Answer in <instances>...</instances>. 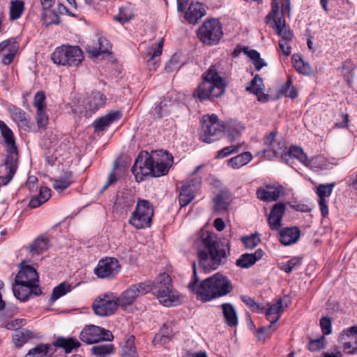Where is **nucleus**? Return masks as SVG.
Returning a JSON list of instances; mask_svg holds the SVG:
<instances>
[{"instance_id":"1","label":"nucleus","mask_w":357,"mask_h":357,"mask_svg":"<svg viewBox=\"0 0 357 357\" xmlns=\"http://www.w3.org/2000/svg\"><path fill=\"white\" fill-rule=\"evenodd\" d=\"M152 290H156L159 302L165 307L175 305L178 302V296L172 289V278L166 273H160L155 282L149 280L130 286L116 299L119 306L126 309L132 305L138 297Z\"/></svg>"},{"instance_id":"2","label":"nucleus","mask_w":357,"mask_h":357,"mask_svg":"<svg viewBox=\"0 0 357 357\" xmlns=\"http://www.w3.org/2000/svg\"><path fill=\"white\" fill-rule=\"evenodd\" d=\"M199 241L197 255L199 264L205 272L215 270L226 262L230 252L229 243L227 239L218 241L214 233L206 231Z\"/></svg>"},{"instance_id":"3","label":"nucleus","mask_w":357,"mask_h":357,"mask_svg":"<svg viewBox=\"0 0 357 357\" xmlns=\"http://www.w3.org/2000/svg\"><path fill=\"white\" fill-rule=\"evenodd\" d=\"M192 268L193 274L188 287L196 295L198 300L206 303L225 296L233 290V285L229 279L220 273L204 279L198 284L199 278L195 262L192 264Z\"/></svg>"},{"instance_id":"4","label":"nucleus","mask_w":357,"mask_h":357,"mask_svg":"<svg viewBox=\"0 0 357 357\" xmlns=\"http://www.w3.org/2000/svg\"><path fill=\"white\" fill-rule=\"evenodd\" d=\"M0 132L6 146V158L4 163L0 165V180L3 184L8 183L13 178L18 162V149L12 130L0 120Z\"/></svg>"},{"instance_id":"5","label":"nucleus","mask_w":357,"mask_h":357,"mask_svg":"<svg viewBox=\"0 0 357 357\" xmlns=\"http://www.w3.org/2000/svg\"><path fill=\"white\" fill-rule=\"evenodd\" d=\"M203 81L194 90L192 96L202 102L220 97L224 94L226 83L219 75L215 65L210 66L202 75Z\"/></svg>"},{"instance_id":"6","label":"nucleus","mask_w":357,"mask_h":357,"mask_svg":"<svg viewBox=\"0 0 357 357\" xmlns=\"http://www.w3.org/2000/svg\"><path fill=\"white\" fill-rule=\"evenodd\" d=\"M51 59L58 66L77 67L84 60V54L79 46L63 45L54 50Z\"/></svg>"},{"instance_id":"7","label":"nucleus","mask_w":357,"mask_h":357,"mask_svg":"<svg viewBox=\"0 0 357 357\" xmlns=\"http://www.w3.org/2000/svg\"><path fill=\"white\" fill-rule=\"evenodd\" d=\"M154 209L149 201L139 199L136 208L129 220V222L137 229L151 227Z\"/></svg>"},{"instance_id":"8","label":"nucleus","mask_w":357,"mask_h":357,"mask_svg":"<svg viewBox=\"0 0 357 357\" xmlns=\"http://www.w3.org/2000/svg\"><path fill=\"white\" fill-rule=\"evenodd\" d=\"M225 130V126L219 121L217 115H204L199 138L205 143H212L222 137Z\"/></svg>"},{"instance_id":"9","label":"nucleus","mask_w":357,"mask_h":357,"mask_svg":"<svg viewBox=\"0 0 357 357\" xmlns=\"http://www.w3.org/2000/svg\"><path fill=\"white\" fill-rule=\"evenodd\" d=\"M197 34L198 38L204 45H215L222 37V25L216 19L206 20L199 26Z\"/></svg>"},{"instance_id":"10","label":"nucleus","mask_w":357,"mask_h":357,"mask_svg":"<svg viewBox=\"0 0 357 357\" xmlns=\"http://www.w3.org/2000/svg\"><path fill=\"white\" fill-rule=\"evenodd\" d=\"M79 338L82 342L91 344L101 341H112L114 335L109 330L95 325H89L82 329Z\"/></svg>"},{"instance_id":"11","label":"nucleus","mask_w":357,"mask_h":357,"mask_svg":"<svg viewBox=\"0 0 357 357\" xmlns=\"http://www.w3.org/2000/svg\"><path fill=\"white\" fill-rule=\"evenodd\" d=\"M153 165L151 155H149L148 152L144 153L141 152L132 167V172L135 175L136 181L140 182L149 176H153Z\"/></svg>"},{"instance_id":"12","label":"nucleus","mask_w":357,"mask_h":357,"mask_svg":"<svg viewBox=\"0 0 357 357\" xmlns=\"http://www.w3.org/2000/svg\"><path fill=\"white\" fill-rule=\"evenodd\" d=\"M153 158V176L159 177L167 174L174 162L171 153L162 150L155 151L151 154Z\"/></svg>"},{"instance_id":"13","label":"nucleus","mask_w":357,"mask_h":357,"mask_svg":"<svg viewBox=\"0 0 357 357\" xmlns=\"http://www.w3.org/2000/svg\"><path fill=\"white\" fill-rule=\"evenodd\" d=\"M119 306L116 297L113 294H105L99 296L93 303V310L96 314L108 317L113 314Z\"/></svg>"},{"instance_id":"14","label":"nucleus","mask_w":357,"mask_h":357,"mask_svg":"<svg viewBox=\"0 0 357 357\" xmlns=\"http://www.w3.org/2000/svg\"><path fill=\"white\" fill-rule=\"evenodd\" d=\"M201 183L202 178L196 177L185 181L182 185L178 195V203L181 207L186 206L193 200Z\"/></svg>"},{"instance_id":"15","label":"nucleus","mask_w":357,"mask_h":357,"mask_svg":"<svg viewBox=\"0 0 357 357\" xmlns=\"http://www.w3.org/2000/svg\"><path fill=\"white\" fill-rule=\"evenodd\" d=\"M121 269V265L117 259L114 257H105L100 259L94 273L99 278H111L116 275Z\"/></svg>"},{"instance_id":"16","label":"nucleus","mask_w":357,"mask_h":357,"mask_svg":"<svg viewBox=\"0 0 357 357\" xmlns=\"http://www.w3.org/2000/svg\"><path fill=\"white\" fill-rule=\"evenodd\" d=\"M38 274L36 269L29 265L23 266L15 278L16 286L26 287H39Z\"/></svg>"},{"instance_id":"17","label":"nucleus","mask_w":357,"mask_h":357,"mask_svg":"<svg viewBox=\"0 0 357 357\" xmlns=\"http://www.w3.org/2000/svg\"><path fill=\"white\" fill-rule=\"evenodd\" d=\"M338 339L343 344L342 349L345 354H357V326L344 329Z\"/></svg>"},{"instance_id":"18","label":"nucleus","mask_w":357,"mask_h":357,"mask_svg":"<svg viewBox=\"0 0 357 357\" xmlns=\"http://www.w3.org/2000/svg\"><path fill=\"white\" fill-rule=\"evenodd\" d=\"M335 185V183H331L328 184H319L316 188L315 192L318 197V204L321 215L324 218H326L328 215L329 211L327 198L331 195Z\"/></svg>"},{"instance_id":"19","label":"nucleus","mask_w":357,"mask_h":357,"mask_svg":"<svg viewBox=\"0 0 357 357\" xmlns=\"http://www.w3.org/2000/svg\"><path fill=\"white\" fill-rule=\"evenodd\" d=\"M278 231L277 238L285 246L296 243L301 236V230L298 227H281Z\"/></svg>"},{"instance_id":"20","label":"nucleus","mask_w":357,"mask_h":357,"mask_svg":"<svg viewBox=\"0 0 357 357\" xmlns=\"http://www.w3.org/2000/svg\"><path fill=\"white\" fill-rule=\"evenodd\" d=\"M135 204V199L129 192H119L117 193L113 205V210L119 214H123L131 209Z\"/></svg>"},{"instance_id":"21","label":"nucleus","mask_w":357,"mask_h":357,"mask_svg":"<svg viewBox=\"0 0 357 357\" xmlns=\"http://www.w3.org/2000/svg\"><path fill=\"white\" fill-rule=\"evenodd\" d=\"M286 206L283 202L275 204L269 212V228L279 230L282 227V218L285 213Z\"/></svg>"},{"instance_id":"22","label":"nucleus","mask_w":357,"mask_h":357,"mask_svg":"<svg viewBox=\"0 0 357 357\" xmlns=\"http://www.w3.org/2000/svg\"><path fill=\"white\" fill-rule=\"evenodd\" d=\"M282 302V298H279L272 305L269 304V333L275 331L278 328L279 324L277 322L284 311Z\"/></svg>"},{"instance_id":"23","label":"nucleus","mask_w":357,"mask_h":357,"mask_svg":"<svg viewBox=\"0 0 357 357\" xmlns=\"http://www.w3.org/2000/svg\"><path fill=\"white\" fill-rule=\"evenodd\" d=\"M164 39L162 38L158 43L156 47L153 45L147 50L145 59L147 66L150 70H155L157 68V63L159 61V56L162 54Z\"/></svg>"},{"instance_id":"24","label":"nucleus","mask_w":357,"mask_h":357,"mask_svg":"<svg viewBox=\"0 0 357 357\" xmlns=\"http://www.w3.org/2000/svg\"><path fill=\"white\" fill-rule=\"evenodd\" d=\"M121 118V113L119 111H110L105 116L96 119L93 123L95 131H103L112 123L119 121Z\"/></svg>"},{"instance_id":"25","label":"nucleus","mask_w":357,"mask_h":357,"mask_svg":"<svg viewBox=\"0 0 357 357\" xmlns=\"http://www.w3.org/2000/svg\"><path fill=\"white\" fill-rule=\"evenodd\" d=\"M291 10V0H272L271 1V12L269 13V20L271 18L275 19L280 17V16L284 17V14L287 13L289 15Z\"/></svg>"},{"instance_id":"26","label":"nucleus","mask_w":357,"mask_h":357,"mask_svg":"<svg viewBox=\"0 0 357 357\" xmlns=\"http://www.w3.org/2000/svg\"><path fill=\"white\" fill-rule=\"evenodd\" d=\"M206 15L204 5L199 2H192L185 13V18L190 24H195Z\"/></svg>"},{"instance_id":"27","label":"nucleus","mask_w":357,"mask_h":357,"mask_svg":"<svg viewBox=\"0 0 357 357\" xmlns=\"http://www.w3.org/2000/svg\"><path fill=\"white\" fill-rule=\"evenodd\" d=\"M273 28L277 35L280 37V40H293L294 33L286 24L284 17L275 18Z\"/></svg>"},{"instance_id":"28","label":"nucleus","mask_w":357,"mask_h":357,"mask_svg":"<svg viewBox=\"0 0 357 357\" xmlns=\"http://www.w3.org/2000/svg\"><path fill=\"white\" fill-rule=\"evenodd\" d=\"M275 132H269V159L271 158H284L286 147L282 140L275 139Z\"/></svg>"},{"instance_id":"29","label":"nucleus","mask_w":357,"mask_h":357,"mask_svg":"<svg viewBox=\"0 0 357 357\" xmlns=\"http://www.w3.org/2000/svg\"><path fill=\"white\" fill-rule=\"evenodd\" d=\"M263 251L257 250L254 253H245L241 255L236 261V265L241 268H248L253 266L263 257Z\"/></svg>"},{"instance_id":"30","label":"nucleus","mask_w":357,"mask_h":357,"mask_svg":"<svg viewBox=\"0 0 357 357\" xmlns=\"http://www.w3.org/2000/svg\"><path fill=\"white\" fill-rule=\"evenodd\" d=\"M263 80L258 75L255 76L246 87V91L256 95L259 101L266 102L268 101V95L263 93Z\"/></svg>"},{"instance_id":"31","label":"nucleus","mask_w":357,"mask_h":357,"mask_svg":"<svg viewBox=\"0 0 357 357\" xmlns=\"http://www.w3.org/2000/svg\"><path fill=\"white\" fill-rule=\"evenodd\" d=\"M10 112L13 119L18 123L19 126L24 130H29L31 128V123L26 113L22 109L13 106Z\"/></svg>"},{"instance_id":"32","label":"nucleus","mask_w":357,"mask_h":357,"mask_svg":"<svg viewBox=\"0 0 357 357\" xmlns=\"http://www.w3.org/2000/svg\"><path fill=\"white\" fill-rule=\"evenodd\" d=\"M80 342L75 337H64L60 336L53 342V347L62 348L66 354H69L75 349L80 347Z\"/></svg>"},{"instance_id":"33","label":"nucleus","mask_w":357,"mask_h":357,"mask_svg":"<svg viewBox=\"0 0 357 357\" xmlns=\"http://www.w3.org/2000/svg\"><path fill=\"white\" fill-rule=\"evenodd\" d=\"M15 296L21 301H26L31 294L39 296L42 294L40 287H26L24 286H13Z\"/></svg>"},{"instance_id":"34","label":"nucleus","mask_w":357,"mask_h":357,"mask_svg":"<svg viewBox=\"0 0 357 357\" xmlns=\"http://www.w3.org/2000/svg\"><path fill=\"white\" fill-rule=\"evenodd\" d=\"M231 202V195L229 192L222 190L214 198V211L216 213L226 211Z\"/></svg>"},{"instance_id":"35","label":"nucleus","mask_w":357,"mask_h":357,"mask_svg":"<svg viewBox=\"0 0 357 357\" xmlns=\"http://www.w3.org/2000/svg\"><path fill=\"white\" fill-rule=\"evenodd\" d=\"M221 307L225 324L229 327L236 326L238 320L234 306L231 303H225L222 304Z\"/></svg>"},{"instance_id":"36","label":"nucleus","mask_w":357,"mask_h":357,"mask_svg":"<svg viewBox=\"0 0 357 357\" xmlns=\"http://www.w3.org/2000/svg\"><path fill=\"white\" fill-rule=\"evenodd\" d=\"M56 351V349L46 344H40L31 349L25 357H50Z\"/></svg>"},{"instance_id":"37","label":"nucleus","mask_w":357,"mask_h":357,"mask_svg":"<svg viewBox=\"0 0 357 357\" xmlns=\"http://www.w3.org/2000/svg\"><path fill=\"white\" fill-rule=\"evenodd\" d=\"M53 181L52 187L57 192H61L67 189L73 182L72 172H64L58 178Z\"/></svg>"},{"instance_id":"38","label":"nucleus","mask_w":357,"mask_h":357,"mask_svg":"<svg viewBox=\"0 0 357 357\" xmlns=\"http://www.w3.org/2000/svg\"><path fill=\"white\" fill-rule=\"evenodd\" d=\"M106 96L99 91H93L89 98V108L92 112H96L105 105Z\"/></svg>"},{"instance_id":"39","label":"nucleus","mask_w":357,"mask_h":357,"mask_svg":"<svg viewBox=\"0 0 357 357\" xmlns=\"http://www.w3.org/2000/svg\"><path fill=\"white\" fill-rule=\"evenodd\" d=\"M245 127L241 123L237 121H230L225 127V131L227 133V137L230 142L240 137L241 132Z\"/></svg>"},{"instance_id":"40","label":"nucleus","mask_w":357,"mask_h":357,"mask_svg":"<svg viewBox=\"0 0 357 357\" xmlns=\"http://www.w3.org/2000/svg\"><path fill=\"white\" fill-rule=\"evenodd\" d=\"M241 300L248 307L251 309L252 312L263 313L266 315V318H268V308L264 304L255 302L252 298L247 295H241Z\"/></svg>"},{"instance_id":"41","label":"nucleus","mask_w":357,"mask_h":357,"mask_svg":"<svg viewBox=\"0 0 357 357\" xmlns=\"http://www.w3.org/2000/svg\"><path fill=\"white\" fill-rule=\"evenodd\" d=\"M98 47L89 46L87 47V52L93 57H98L101 54L109 53L112 46L106 38H100L98 40Z\"/></svg>"},{"instance_id":"42","label":"nucleus","mask_w":357,"mask_h":357,"mask_svg":"<svg viewBox=\"0 0 357 357\" xmlns=\"http://www.w3.org/2000/svg\"><path fill=\"white\" fill-rule=\"evenodd\" d=\"M252 158V154L248 152H244L228 160V166L232 169H238L247 165Z\"/></svg>"},{"instance_id":"43","label":"nucleus","mask_w":357,"mask_h":357,"mask_svg":"<svg viewBox=\"0 0 357 357\" xmlns=\"http://www.w3.org/2000/svg\"><path fill=\"white\" fill-rule=\"evenodd\" d=\"M284 187L276 181L269 183V202L277 201L286 196Z\"/></svg>"},{"instance_id":"44","label":"nucleus","mask_w":357,"mask_h":357,"mask_svg":"<svg viewBox=\"0 0 357 357\" xmlns=\"http://www.w3.org/2000/svg\"><path fill=\"white\" fill-rule=\"evenodd\" d=\"M293 66L295 70L303 75H308L311 72V67L308 63L305 62L301 56L298 54H294L291 57Z\"/></svg>"},{"instance_id":"45","label":"nucleus","mask_w":357,"mask_h":357,"mask_svg":"<svg viewBox=\"0 0 357 357\" xmlns=\"http://www.w3.org/2000/svg\"><path fill=\"white\" fill-rule=\"evenodd\" d=\"M33 337V333L32 331L23 328L15 332L13 341L17 347H20Z\"/></svg>"},{"instance_id":"46","label":"nucleus","mask_w":357,"mask_h":357,"mask_svg":"<svg viewBox=\"0 0 357 357\" xmlns=\"http://www.w3.org/2000/svg\"><path fill=\"white\" fill-rule=\"evenodd\" d=\"M289 155V157L297 159L301 163L305 166L308 165V159L307 154L303 151V149L296 146H291L289 147L288 151L284 154V157Z\"/></svg>"},{"instance_id":"47","label":"nucleus","mask_w":357,"mask_h":357,"mask_svg":"<svg viewBox=\"0 0 357 357\" xmlns=\"http://www.w3.org/2000/svg\"><path fill=\"white\" fill-rule=\"evenodd\" d=\"M135 337L132 335L127 336L125 344L122 347L123 357H138L135 346Z\"/></svg>"},{"instance_id":"48","label":"nucleus","mask_w":357,"mask_h":357,"mask_svg":"<svg viewBox=\"0 0 357 357\" xmlns=\"http://www.w3.org/2000/svg\"><path fill=\"white\" fill-rule=\"evenodd\" d=\"M298 96L296 88L292 84V80L290 77H288L287 82L283 84L278 91L277 98L285 96L294 99Z\"/></svg>"},{"instance_id":"49","label":"nucleus","mask_w":357,"mask_h":357,"mask_svg":"<svg viewBox=\"0 0 357 357\" xmlns=\"http://www.w3.org/2000/svg\"><path fill=\"white\" fill-rule=\"evenodd\" d=\"M49 248V241L44 236L38 237L31 245L30 252L33 255H40Z\"/></svg>"},{"instance_id":"50","label":"nucleus","mask_w":357,"mask_h":357,"mask_svg":"<svg viewBox=\"0 0 357 357\" xmlns=\"http://www.w3.org/2000/svg\"><path fill=\"white\" fill-rule=\"evenodd\" d=\"M72 290L71 284L67 282H63L53 289L50 301L54 302L61 296L66 295Z\"/></svg>"},{"instance_id":"51","label":"nucleus","mask_w":357,"mask_h":357,"mask_svg":"<svg viewBox=\"0 0 357 357\" xmlns=\"http://www.w3.org/2000/svg\"><path fill=\"white\" fill-rule=\"evenodd\" d=\"M243 52L252 60L256 70H259L266 65L263 59L260 58V54L257 51L255 50H249L248 47H243Z\"/></svg>"},{"instance_id":"52","label":"nucleus","mask_w":357,"mask_h":357,"mask_svg":"<svg viewBox=\"0 0 357 357\" xmlns=\"http://www.w3.org/2000/svg\"><path fill=\"white\" fill-rule=\"evenodd\" d=\"M114 345L112 344H99L91 348L92 354L98 357H105L107 355L114 353Z\"/></svg>"},{"instance_id":"53","label":"nucleus","mask_w":357,"mask_h":357,"mask_svg":"<svg viewBox=\"0 0 357 357\" xmlns=\"http://www.w3.org/2000/svg\"><path fill=\"white\" fill-rule=\"evenodd\" d=\"M24 10V3L22 0L12 1L10 6V19L16 20L19 19Z\"/></svg>"},{"instance_id":"54","label":"nucleus","mask_w":357,"mask_h":357,"mask_svg":"<svg viewBox=\"0 0 357 357\" xmlns=\"http://www.w3.org/2000/svg\"><path fill=\"white\" fill-rule=\"evenodd\" d=\"M314 170L318 169H327L328 167V163L326 159L322 156H315L308 159V165L306 166Z\"/></svg>"},{"instance_id":"55","label":"nucleus","mask_w":357,"mask_h":357,"mask_svg":"<svg viewBox=\"0 0 357 357\" xmlns=\"http://www.w3.org/2000/svg\"><path fill=\"white\" fill-rule=\"evenodd\" d=\"M302 264V258L300 257H294L287 262H282L278 264L280 270L287 273H290L295 268L300 266Z\"/></svg>"},{"instance_id":"56","label":"nucleus","mask_w":357,"mask_h":357,"mask_svg":"<svg viewBox=\"0 0 357 357\" xmlns=\"http://www.w3.org/2000/svg\"><path fill=\"white\" fill-rule=\"evenodd\" d=\"M241 241L246 249L252 250L260 243V238L259 234L256 232L250 235L242 236Z\"/></svg>"},{"instance_id":"57","label":"nucleus","mask_w":357,"mask_h":357,"mask_svg":"<svg viewBox=\"0 0 357 357\" xmlns=\"http://www.w3.org/2000/svg\"><path fill=\"white\" fill-rule=\"evenodd\" d=\"M355 68V65L350 59H347V61L342 63V73L343 74L344 79L348 83L351 82V79L354 76V70Z\"/></svg>"},{"instance_id":"58","label":"nucleus","mask_w":357,"mask_h":357,"mask_svg":"<svg viewBox=\"0 0 357 357\" xmlns=\"http://www.w3.org/2000/svg\"><path fill=\"white\" fill-rule=\"evenodd\" d=\"M10 40H11L10 43L7 47H8L9 52L8 54H4L2 58V63L4 65H9L10 63H12V61H13L15 52L17 49V44L15 42V40L13 38L10 39Z\"/></svg>"},{"instance_id":"59","label":"nucleus","mask_w":357,"mask_h":357,"mask_svg":"<svg viewBox=\"0 0 357 357\" xmlns=\"http://www.w3.org/2000/svg\"><path fill=\"white\" fill-rule=\"evenodd\" d=\"M119 167V165L117 162L114 163L113 169L110 172L107 182L105 183V185L102 187L100 192L102 193L104 192L110 185L116 183L117 181L119 179V176L118 175L116 172V169Z\"/></svg>"},{"instance_id":"60","label":"nucleus","mask_w":357,"mask_h":357,"mask_svg":"<svg viewBox=\"0 0 357 357\" xmlns=\"http://www.w3.org/2000/svg\"><path fill=\"white\" fill-rule=\"evenodd\" d=\"M325 341L326 338L324 335L315 340H310L307 348L312 352L317 351L325 347Z\"/></svg>"},{"instance_id":"61","label":"nucleus","mask_w":357,"mask_h":357,"mask_svg":"<svg viewBox=\"0 0 357 357\" xmlns=\"http://www.w3.org/2000/svg\"><path fill=\"white\" fill-rule=\"evenodd\" d=\"M45 98L46 96L43 91H40L36 93L33 99V105L37 110L46 109Z\"/></svg>"},{"instance_id":"62","label":"nucleus","mask_w":357,"mask_h":357,"mask_svg":"<svg viewBox=\"0 0 357 357\" xmlns=\"http://www.w3.org/2000/svg\"><path fill=\"white\" fill-rule=\"evenodd\" d=\"M240 149H241L240 144L232 145V146L225 147L224 149L220 150L218 152L216 158H224L231 153L238 152Z\"/></svg>"},{"instance_id":"63","label":"nucleus","mask_w":357,"mask_h":357,"mask_svg":"<svg viewBox=\"0 0 357 357\" xmlns=\"http://www.w3.org/2000/svg\"><path fill=\"white\" fill-rule=\"evenodd\" d=\"M36 123L39 128H45L48 123V116L45 109H39L36 112Z\"/></svg>"},{"instance_id":"64","label":"nucleus","mask_w":357,"mask_h":357,"mask_svg":"<svg viewBox=\"0 0 357 357\" xmlns=\"http://www.w3.org/2000/svg\"><path fill=\"white\" fill-rule=\"evenodd\" d=\"M320 327L323 333V335H328L331 333L332 325L331 320L327 317H324L320 319Z\"/></svg>"}]
</instances>
